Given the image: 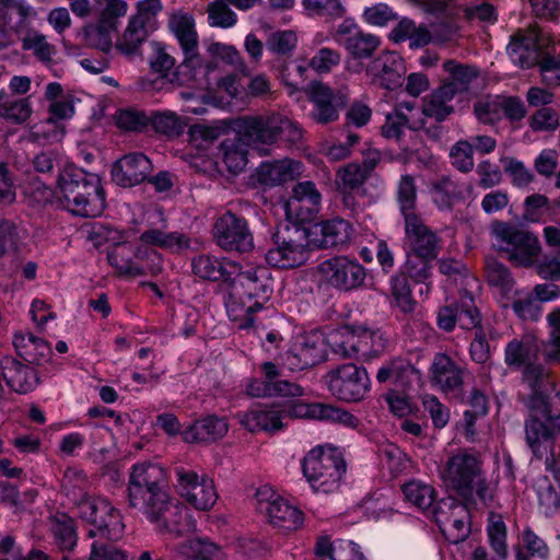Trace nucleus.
Segmentation results:
<instances>
[{
	"label": "nucleus",
	"mask_w": 560,
	"mask_h": 560,
	"mask_svg": "<svg viewBox=\"0 0 560 560\" xmlns=\"http://www.w3.org/2000/svg\"><path fill=\"white\" fill-rule=\"evenodd\" d=\"M323 383L332 397L345 402L363 400L371 388L366 369L355 363L330 368L323 376Z\"/></svg>",
	"instance_id": "nucleus-10"
},
{
	"label": "nucleus",
	"mask_w": 560,
	"mask_h": 560,
	"mask_svg": "<svg viewBox=\"0 0 560 560\" xmlns=\"http://www.w3.org/2000/svg\"><path fill=\"white\" fill-rule=\"evenodd\" d=\"M302 468L314 491L330 493L339 488L346 464L336 447L316 446L304 457Z\"/></svg>",
	"instance_id": "nucleus-8"
},
{
	"label": "nucleus",
	"mask_w": 560,
	"mask_h": 560,
	"mask_svg": "<svg viewBox=\"0 0 560 560\" xmlns=\"http://www.w3.org/2000/svg\"><path fill=\"white\" fill-rule=\"evenodd\" d=\"M13 345L18 353L30 363L40 364L47 361L51 354L49 343L32 332L15 334Z\"/></svg>",
	"instance_id": "nucleus-39"
},
{
	"label": "nucleus",
	"mask_w": 560,
	"mask_h": 560,
	"mask_svg": "<svg viewBox=\"0 0 560 560\" xmlns=\"http://www.w3.org/2000/svg\"><path fill=\"white\" fill-rule=\"evenodd\" d=\"M117 28L105 27L102 21L97 20L95 24H91L84 27V40L90 47L97 48L104 52H107L113 45V33Z\"/></svg>",
	"instance_id": "nucleus-56"
},
{
	"label": "nucleus",
	"mask_w": 560,
	"mask_h": 560,
	"mask_svg": "<svg viewBox=\"0 0 560 560\" xmlns=\"http://www.w3.org/2000/svg\"><path fill=\"white\" fill-rule=\"evenodd\" d=\"M341 62V52L329 48L323 47L315 51L311 58L308 66L317 74H328L339 67Z\"/></svg>",
	"instance_id": "nucleus-61"
},
{
	"label": "nucleus",
	"mask_w": 560,
	"mask_h": 560,
	"mask_svg": "<svg viewBox=\"0 0 560 560\" xmlns=\"http://www.w3.org/2000/svg\"><path fill=\"white\" fill-rule=\"evenodd\" d=\"M271 293L269 272L264 267L237 272L224 289V304L238 328H249L254 314L260 311Z\"/></svg>",
	"instance_id": "nucleus-2"
},
{
	"label": "nucleus",
	"mask_w": 560,
	"mask_h": 560,
	"mask_svg": "<svg viewBox=\"0 0 560 560\" xmlns=\"http://www.w3.org/2000/svg\"><path fill=\"white\" fill-rule=\"evenodd\" d=\"M307 95L314 106L330 102L345 105L348 100V93L345 90L335 92L331 88L322 82H312L307 88Z\"/></svg>",
	"instance_id": "nucleus-59"
},
{
	"label": "nucleus",
	"mask_w": 560,
	"mask_h": 560,
	"mask_svg": "<svg viewBox=\"0 0 560 560\" xmlns=\"http://www.w3.org/2000/svg\"><path fill=\"white\" fill-rule=\"evenodd\" d=\"M283 209L288 220L295 223H303L313 220L318 212L319 207L310 200H300L294 197H289L284 202Z\"/></svg>",
	"instance_id": "nucleus-57"
},
{
	"label": "nucleus",
	"mask_w": 560,
	"mask_h": 560,
	"mask_svg": "<svg viewBox=\"0 0 560 560\" xmlns=\"http://www.w3.org/2000/svg\"><path fill=\"white\" fill-rule=\"evenodd\" d=\"M238 127L241 140L260 154H267L282 137L290 142L302 138L299 125L279 113L244 117Z\"/></svg>",
	"instance_id": "nucleus-6"
},
{
	"label": "nucleus",
	"mask_w": 560,
	"mask_h": 560,
	"mask_svg": "<svg viewBox=\"0 0 560 560\" xmlns=\"http://www.w3.org/2000/svg\"><path fill=\"white\" fill-rule=\"evenodd\" d=\"M95 233L113 244L107 259L119 276L136 278L144 275L156 276L163 269V257L154 248L139 246L137 250L125 240V234L116 229L101 226Z\"/></svg>",
	"instance_id": "nucleus-5"
},
{
	"label": "nucleus",
	"mask_w": 560,
	"mask_h": 560,
	"mask_svg": "<svg viewBox=\"0 0 560 560\" xmlns=\"http://www.w3.org/2000/svg\"><path fill=\"white\" fill-rule=\"evenodd\" d=\"M149 121L156 132L167 137L178 136L184 129L182 118L168 110L154 113Z\"/></svg>",
	"instance_id": "nucleus-60"
},
{
	"label": "nucleus",
	"mask_w": 560,
	"mask_h": 560,
	"mask_svg": "<svg viewBox=\"0 0 560 560\" xmlns=\"http://www.w3.org/2000/svg\"><path fill=\"white\" fill-rule=\"evenodd\" d=\"M207 51L211 57L210 61H205L203 65H212V70L207 74H195V71H184L188 73L190 80L195 81L201 88H209L211 84V75L217 71L219 66L226 65L233 68H237L242 65V58L235 47L222 43H211Z\"/></svg>",
	"instance_id": "nucleus-32"
},
{
	"label": "nucleus",
	"mask_w": 560,
	"mask_h": 560,
	"mask_svg": "<svg viewBox=\"0 0 560 560\" xmlns=\"http://www.w3.org/2000/svg\"><path fill=\"white\" fill-rule=\"evenodd\" d=\"M397 199L404 219L419 217L416 213L417 190L415 179L410 175L401 176L397 187Z\"/></svg>",
	"instance_id": "nucleus-53"
},
{
	"label": "nucleus",
	"mask_w": 560,
	"mask_h": 560,
	"mask_svg": "<svg viewBox=\"0 0 560 560\" xmlns=\"http://www.w3.org/2000/svg\"><path fill=\"white\" fill-rule=\"evenodd\" d=\"M514 313L524 320L536 322L542 313L541 305L530 292H518L512 304Z\"/></svg>",
	"instance_id": "nucleus-62"
},
{
	"label": "nucleus",
	"mask_w": 560,
	"mask_h": 560,
	"mask_svg": "<svg viewBox=\"0 0 560 560\" xmlns=\"http://www.w3.org/2000/svg\"><path fill=\"white\" fill-rule=\"evenodd\" d=\"M381 40L377 36L358 31L345 42V48L354 58H369L378 48Z\"/></svg>",
	"instance_id": "nucleus-45"
},
{
	"label": "nucleus",
	"mask_w": 560,
	"mask_h": 560,
	"mask_svg": "<svg viewBox=\"0 0 560 560\" xmlns=\"http://www.w3.org/2000/svg\"><path fill=\"white\" fill-rule=\"evenodd\" d=\"M284 421L287 419H314L340 423L347 428H357L359 420L349 411L330 404H306L302 400H285L280 402Z\"/></svg>",
	"instance_id": "nucleus-19"
},
{
	"label": "nucleus",
	"mask_w": 560,
	"mask_h": 560,
	"mask_svg": "<svg viewBox=\"0 0 560 560\" xmlns=\"http://www.w3.org/2000/svg\"><path fill=\"white\" fill-rule=\"evenodd\" d=\"M247 394L253 397L282 395L299 397L303 395V388L294 383H266L264 380H253L247 385Z\"/></svg>",
	"instance_id": "nucleus-43"
},
{
	"label": "nucleus",
	"mask_w": 560,
	"mask_h": 560,
	"mask_svg": "<svg viewBox=\"0 0 560 560\" xmlns=\"http://www.w3.org/2000/svg\"><path fill=\"white\" fill-rule=\"evenodd\" d=\"M98 9L97 20L108 28H117L119 20L126 16L129 5L125 0H95Z\"/></svg>",
	"instance_id": "nucleus-48"
},
{
	"label": "nucleus",
	"mask_w": 560,
	"mask_h": 560,
	"mask_svg": "<svg viewBox=\"0 0 560 560\" xmlns=\"http://www.w3.org/2000/svg\"><path fill=\"white\" fill-rule=\"evenodd\" d=\"M482 470L480 453L462 448L446 458L439 468V475L448 488L462 497H468L471 494L474 481L481 477Z\"/></svg>",
	"instance_id": "nucleus-13"
},
{
	"label": "nucleus",
	"mask_w": 560,
	"mask_h": 560,
	"mask_svg": "<svg viewBox=\"0 0 560 560\" xmlns=\"http://www.w3.org/2000/svg\"><path fill=\"white\" fill-rule=\"evenodd\" d=\"M479 323V313L468 293L460 296L458 304L445 305L438 312V326L445 331H452L456 325L463 329H471Z\"/></svg>",
	"instance_id": "nucleus-24"
},
{
	"label": "nucleus",
	"mask_w": 560,
	"mask_h": 560,
	"mask_svg": "<svg viewBox=\"0 0 560 560\" xmlns=\"http://www.w3.org/2000/svg\"><path fill=\"white\" fill-rule=\"evenodd\" d=\"M522 386L526 392H520V396L527 397L526 404L532 411L526 422V440L533 452L539 454L540 443L560 431V413H555L547 401L552 387L549 371L541 364H526Z\"/></svg>",
	"instance_id": "nucleus-1"
},
{
	"label": "nucleus",
	"mask_w": 560,
	"mask_h": 560,
	"mask_svg": "<svg viewBox=\"0 0 560 560\" xmlns=\"http://www.w3.org/2000/svg\"><path fill=\"white\" fill-rule=\"evenodd\" d=\"M213 238L228 252L246 253L254 247V237L247 221L231 211L223 213L213 225Z\"/></svg>",
	"instance_id": "nucleus-20"
},
{
	"label": "nucleus",
	"mask_w": 560,
	"mask_h": 560,
	"mask_svg": "<svg viewBox=\"0 0 560 560\" xmlns=\"http://www.w3.org/2000/svg\"><path fill=\"white\" fill-rule=\"evenodd\" d=\"M456 93L457 88L453 83H443L422 100V108L418 109L419 116L424 121L427 118H433L439 122L445 120L454 112L450 103Z\"/></svg>",
	"instance_id": "nucleus-31"
},
{
	"label": "nucleus",
	"mask_w": 560,
	"mask_h": 560,
	"mask_svg": "<svg viewBox=\"0 0 560 560\" xmlns=\"http://www.w3.org/2000/svg\"><path fill=\"white\" fill-rule=\"evenodd\" d=\"M302 173L303 165L301 162L285 159L262 163L257 170V178L262 185L276 186L294 180Z\"/></svg>",
	"instance_id": "nucleus-33"
},
{
	"label": "nucleus",
	"mask_w": 560,
	"mask_h": 560,
	"mask_svg": "<svg viewBox=\"0 0 560 560\" xmlns=\"http://www.w3.org/2000/svg\"><path fill=\"white\" fill-rule=\"evenodd\" d=\"M560 43V37L550 32H544L537 24H532L518 31L508 46L512 60L522 68L539 66L542 82L547 85H560V55H547L539 59L541 51L553 48Z\"/></svg>",
	"instance_id": "nucleus-3"
},
{
	"label": "nucleus",
	"mask_w": 560,
	"mask_h": 560,
	"mask_svg": "<svg viewBox=\"0 0 560 560\" xmlns=\"http://www.w3.org/2000/svg\"><path fill=\"white\" fill-rule=\"evenodd\" d=\"M488 542L493 551L500 558H508L506 536L508 529L500 514L491 512L488 516L487 524Z\"/></svg>",
	"instance_id": "nucleus-44"
},
{
	"label": "nucleus",
	"mask_w": 560,
	"mask_h": 560,
	"mask_svg": "<svg viewBox=\"0 0 560 560\" xmlns=\"http://www.w3.org/2000/svg\"><path fill=\"white\" fill-rule=\"evenodd\" d=\"M546 320L549 328L548 343L545 350L546 360L560 362V307L551 311Z\"/></svg>",
	"instance_id": "nucleus-58"
},
{
	"label": "nucleus",
	"mask_w": 560,
	"mask_h": 560,
	"mask_svg": "<svg viewBox=\"0 0 560 560\" xmlns=\"http://www.w3.org/2000/svg\"><path fill=\"white\" fill-rule=\"evenodd\" d=\"M241 424L250 432H276L284 427V419L280 402L271 406H261L249 411L238 413Z\"/></svg>",
	"instance_id": "nucleus-30"
},
{
	"label": "nucleus",
	"mask_w": 560,
	"mask_h": 560,
	"mask_svg": "<svg viewBox=\"0 0 560 560\" xmlns=\"http://www.w3.org/2000/svg\"><path fill=\"white\" fill-rule=\"evenodd\" d=\"M296 45L298 34L292 30L273 32L267 39V48L279 55L291 54Z\"/></svg>",
	"instance_id": "nucleus-64"
},
{
	"label": "nucleus",
	"mask_w": 560,
	"mask_h": 560,
	"mask_svg": "<svg viewBox=\"0 0 560 560\" xmlns=\"http://www.w3.org/2000/svg\"><path fill=\"white\" fill-rule=\"evenodd\" d=\"M151 170V161L144 154L130 153L114 164L112 178L121 187H131L142 183Z\"/></svg>",
	"instance_id": "nucleus-29"
},
{
	"label": "nucleus",
	"mask_w": 560,
	"mask_h": 560,
	"mask_svg": "<svg viewBox=\"0 0 560 560\" xmlns=\"http://www.w3.org/2000/svg\"><path fill=\"white\" fill-rule=\"evenodd\" d=\"M386 346L387 339L380 329L358 326L357 359H374L385 351Z\"/></svg>",
	"instance_id": "nucleus-40"
},
{
	"label": "nucleus",
	"mask_w": 560,
	"mask_h": 560,
	"mask_svg": "<svg viewBox=\"0 0 560 560\" xmlns=\"http://www.w3.org/2000/svg\"><path fill=\"white\" fill-rule=\"evenodd\" d=\"M392 304L402 313H411L416 301L412 298L411 288L405 275H397L390 281Z\"/></svg>",
	"instance_id": "nucleus-47"
},
{
	"label": "nucleus",
	"mask_w": 560,
	"mask_h": 560,
	"mask_svg": "<svg viewBox=\"0 0 560 560\" xmlns=\"http://www.w3.org/2000/svg\"><path fill=\"white\" fill-rule=\"evenodd\" d=\"M127 491L129 505L143 513L170 494L166 468L153 462H141L132 465Z\"/></svg>",
	"instance_id": "nucleus-7"
},
{
	"label": "nucleus",
	"mask_w": 560,
	"mask_h": 560,
	"mask_svg": "<svg viewBox=\"0 0 560 560\" xmlns=\"http://www.w3.org/2000/svg\"><path fill=\"white\" fill-rule=\"evenodd\" d=\"M405 233L410 246L409 253L418 257H438L440 238L420 217H408L405 220Z\"/></svg>",
	"instance_id": "nucleus-26"
},
{
	"label": "nucleus",
	"mask_w": 560,
	"mask_h": 560,
	"mask_svg": "<svg viewBox=\"0 0 560 560\" xmlns=\"http://www.w3.org/2000/svg\"><path fill=\"white\" fill-rule=\"evenodd\" d=\"M464 369L450 355L439 352L430 366L431 385L444 393L459 389L464 383Z\"/></svg>",
	"instance_id": "nucleus-27"
},
{
	"label": "nucleus",
	"mask_w": 560,
	"mask_h": 560,
	"mask_svg": "<svg viewBox=\"0 0 560 560\" xmlns=\"http://www.w3.org/2000/svg\"><path fill=\"white\" fill-rule=\"evenodd\" d=\"M354 235L352 224L341 218L322 221L313 225L307 234L316 246L323 248L349 244Z\"/></svg>",
	"instance_id": "nucleus-25"
},
{
	"label": "nucleus",
	"mask_w": 560,
	"mask_h": 560,
	"mask_svg": "<svg viewBox=\"0 0 560 560\" xmlns=\"http://www.w3.org/2000/svg\"><path fill=\"white\" fill-rule=\"evenodd\" d=\"M57 187L66 209L80 217H98L105 209V194L95 175H86L74 165L59 173Z\"/></svg>",
	"instance_id": "nucleus-4"
},
{
	"label": "nucleus",
	"mask_w": 560,
	"mask_h": 560,
	"mask_svg": "<svg viewBox=\"0 0 560 560\" xmlns=\"http://www.w3.org/2000/svg\"><path fill=\"white\" fill-rule=\"evenodd\" d=\"M208 23L211 27L230 28L237 22L228 0H214L207 7Z\"/></svg>",
	"instance_id": "nucleus-54"
},
{
	"label": "nucleus",
	"mask_w": 560,
	"mask_h": 560,
	"mask_svg": "<svg viewBox=\"0 0 560 560\" xmlns=\"http://www.w3.org/2000/svg\"><path fill=\"white\" fill-rule=\"evenodd\" d=\"M308 257L305 230H296L287 236L275 235L272 245L265 255L268 265L281 269L300 267L307 261Z\"/></svg>",
	"instance_id": "nucleus-16"
},
{
	"label": "nucleus",
	"mask_w": 560,
	"mask_h": 560,
	"mask_svg": "<svg viewBox=\"0 0 560 560\" xmlns=\"http://www.w3.org/2000/svg\"><path fill=\"white\" fill-rule=\"evenodd\" d=\"M63 136V126L48 117L31 128L28 139L39 144H47L61 141Z\"/></svg>",
	"instance_id": "nucleus-51"
},
{
	"label": "nucleus",
	"mask_w": 560,
	"mask_h": 560,
	"mask_svg": "<svg viewBox=\"0 0 560 560\" xmlns=\"http://www.w3.org/2000/svg\"><path fill=\"white\" fill-rule=\"evenodd\" d=\"M492 235L499 252L516 266H532L540 253L539 241L534 234L509 223L494 222Z\"/></svg>",
	"instance_id": "nucleus-12"
},
{
	"label": "nucleus",
	"mask_w": 560,
	"mask_h": 560,
	"mask_svg": "<svg viewBox=\"0 0 560 560\" xmlns=\"http://www.w3.org/2000/svg\"><path fill=\"white\" fill-rule=\"evenodd\" d=\"M75 510L79 517L94 527L88 533L90 538L100 536L108 540H118L124 535L125 524L121 514L106 499L85 493L75 502Z\"/></svg>",
	"instance_id": "nucleus-9"
},
{
	"label": "nucleus",
	"mask_w": 560,
	"mask_h": 560,
	"mask_svg": "<svg viewBox=\"0 0 560 560\" xmlns=\"http://www.w3.org/2000/svg\"><path fill=\"white\" fill-rule=\"evenodd\" d=\"M0 368L3 381L16 393L25 394L37 384L34 369L11 357L3 358Z\"/></svg>",
	"instance_id": "nucleus-35"
},
{
	"label": "nucleus",
	"mask_w": 560,
	"mask_h": 560,
	"mask_svg": "<svg viewBox=\"0 0 560 560\" xmlns=\"http://www.w3.org/2000/svg\"><path fill=\"white\" fill-rule=\"evenodd\" d=\"M416 372V369L408 361L397 358L380 368L376 380L380 383L390 382L397 387H406Z\"/></svg>",
	"instance_id": "nucleus-42"
},
{
	"label": "nucleus",
	"mask_w": 560,
	"mask_h": 560,
	"mask_svg": "<svg viewBox=\"0 0 560 560\" xmlns=\"http://www.w3.org/2000/svg\"><path fill=\"white\" fill-rule=\"evenodd\" d=\"M443 70L448 74L444 83H453L457 88V92L467 89L468 84L478 77L476 68L455 60L445 61Z\"/></svg>",
	"instance_id": "nucleus-55"
},
{
	"label": "nucleus",
	"mask_w": 560,
	"mask_h": 560,
	"mask_svg": "<svg viewBox=\"0 0 560 560\" xmlns=\"http://www.w3.org/2000/svg\"><path fill=\"white\" fill-rule=\"evenodd\" d=\"M142 514L155 532L171 538L188 536L196 530V522L188 508L172 499L170 494Z\"/></svg>",
	"instance_id": "nucleus-11"
},
{
	"label": "nucleus",
	"mask_w": 560,
	"mask_h": 560,
	"mask_svg": "<svg viewBox=\"0 0 560 560\" xmlns=\"http://www.w3.org/2000/svg\"><path fill=\"white\" fill-rule=\"evenodd\" d=\"M435 258L418 257L413 253H408L405 265L408 277L416 282H425L431 277L432 262Z\"/></svg>",
	"instance_id": "nucleus-63"
},
{
	"label": "nucleus",
	"mask_w": 560,
	"mask_h": 560,
	"mask_svg": "<svg viewBox=\"0 0 560 560\" xmlns=\"http://www.w3.org/2000/svg\"><path fill=\"white\" fill-rule=\"evenodd\" d=\"M168 27L184 54L180 65L183 71H195L196 75H207L212 70V65H203V59L199 54L194 15L182 10L175 11L170 15Z\"/></svg>",
	"instance_id": "nucleus-15"
},
{
	"label": "nucleus",
	"mask_w": 560,
	"mask_h": 560,
	"mask_svg": "<svg viewBox=\"0 0 560 560\" xmlns=\"http://www.w3.org/2000/svg\"><path fill=\"white\" fill-rule=\"evenodd\" d=\"M405 499L419 510H428L435 500L434 489L420 481H410L402 487Z\"/></svg>",
	"instance_id": "nucleus-49"
},
{
	"label": "nucleus",
	"mask_w": 560,
	"mask_h": 560,
	"mask_svg": "<svg viewBox=\"0 0 560 560\" xmlns=\"http://www.w3.org/2000/svg\"><path fill=\"white\" fill-rule=\"evenodd\" d=\"M419 115L413 102L399 103L395 110L386 116L381 129L383 137L398 141L406 128L423 129L427 121Z\"/></svg>",
	"instance_id": "nucleus-28"
},
{
	"label": "nucleus",
	"mask_w": 560,
	"mask_h": 560,
	"mask_svg": "<svg viewBox=\"0 0 560 560\" xmlns=\"http://www.w3.org/2000/svg\"><path fill=\"white\" fill-rule=\"evenodd\" d=\"M145 4L136 5V12L128 19L122 34L116 40V48L126 56H133L139 52L141 45L149 37L153 28L155 15L150 14Z\"/></svg>",
	"instance_id": "nucleus-21"
},
{
	"label": "nucleus",
	"mask_w": 560,
	"mask_h": 560,
	"mask_svg": "<svg viewBox=\"0 0 560 560\" xmlns=\"http://www.w3.org/2000/svg\"><path fill=\"white\" fill-rule=\"evenodd\" d=\"M405 71L404 59L398 54L388 50L382 51L365 68V74L371 83L386 90L399 86Z\"/></svg>",
	"instance_id": "nucleus-22"
},
{
	"label": "nucleus",
	"mask_w": 560,
	"mask_h": 560,
	"mask_svg": "<svg viewBox=\"0 0 560 560\" xmlns=\"http://www.w3.org/2000/svg\"><path fill=\"white\" fill-rule=\"evenodd\" d=\"M257 511L265 515L267 522L285 533L296 532L304 525L302 510L283 499L267 486L260 487L255 494Z\"/></svg>",
	"instance_id": "nucleus-14"
},
{
	"label": "nucleus",
	"mask_w": 560,
	"mask_h": 560,
	"mask_svg": "<svg viewBox=\"0 0 560 560\" xmlns=\"http://www.w3.org/2000/svg\"><path fill=\"white\" fill-rule=\"evenodd\" d=\"M316 275L319 281L343 291L360 287L365 279L364 268L357 260L346 256L322 261L317 266Z\"/></svg>",
	"instance_id": "nucleus-18"
},
{
	"label": "nucleus",
	"mask_w": 560,
	"mask_h": 560,
	"mask_svg": "<svg viewBox=\"0 0 560 560\" xmlns=\"http://www.w3.org/2000/svg\"><path fill=\"white\" fill-rule=\"evenodd\" d=\"M176 488L182 498L199 511H209L218 500L214 482L207 475L178 467L175 470Z\"/></svg>",
	"instance_id": "nucleus-17"
},
{
	"label": "nucleus",
	"mask_w": 560,
	"mask_h": 560,
	"mask_svg": "<svg viewBox=\"0 0 560 560\" xmlns=\"http://www.w3.org/2000/svg\"><path fill=\"white\" fill-rule=\"evenodd\" d=\"M302 5L310 16L334 21L346 14V8L340 0H302Z\"/></svg>",
	"instance_id": "nucleus-50"
},
{
	"label": "nucleus",
	"mask_w": 560,
	"mask_h": 560,
	"mask_svg": "<svg viewBox=\"0 0 560 560\" xmlns=\"http://www.w3.org/2000/svg\"><path fill=\"white\" fill-rule=\"evenodd\" d=\"M142 247H158L171 253H180L190 246V238L178 231H166L162 228H149L140 235Z\"/></svg>",
	"instance_id": "nucleus-36"
},
{
	"label": "nucleus",
	"mask_w": 560,
	"mask_h": 560,
	"mask_svg": "<svg viewBox=\"0 0 560 560\" xmlns=\"http://www.w3.org/2000/svg\"><path fill=\"white\" fill-rule=\"evenodd\" d=\"M358 327L343 326L330 331L327 345L331 351L345 359H357Z\"/></svg>",
	"instance_id": "nucleus-41"
},
{
	"label": "nucleus",
	"mask_w": 560,
	"mask_h": 560,
	"mask_svg": "<svg viewBox=\"0 0 560 560\" xmlns=\"http://www.w3.org/2000/svg\"><path fill=\"white\" fill-rule=\"evenodd\" d=\"M33 109L28 98L11 100L4 94H0L1 117L22 124L31 117Z\"/></svg>",
	"instance_id": "nucleus-52"
},
{
	"label": "nucleus",
	"mask_w": 560,
	"mask_h": 560,
	"mask_svg": "<svg viewBox=\"0 0 560 560\" xmlns=\"http://www.w3.org/2000/svg\"><path fill=\"white\" fill-rule=\"evenodd\" d=\"M192 272L201 280L219 281L223 280L224 288L231 281V276L237 269L236 265L232 261L220 260L215 256L199 255L191 261Z\"/></svg>",
	"instance_id": "nucleus-34"
},
{
	"label": "nucleus",
	"mask_w": 560,
	"mask_h": 560,
	"mask_svg": "<svg viewBox=\"0 0 560 560\" xmlns=\"http://www.w3.org/2000/svg\"><path fill=\"white\" fill-rule=\"evenodd\" d=\"M540 347L536 337L525 335L521 339L511 340L505 347V363L509 366L525 368L534 364L538 358Z\"/></svg>",
	"instance_id": "nucleus-38"
},
{
	"label": "nucleus",
	"mask_w": 560,
	"mask_h": 560,
	"mask_svg": "<svg viewBox=\"0 0 560 560\" xmlns=\"http://www.w3.org/2000/svg\"><path fill=\"white\" fill-rule=\"evenodd\" d=\"M52 533L57 545L63 551H71L78 541L74 520L66 514H58L54 518Z\"/></svg>",
	"instance_id": "nucleus-46"
},
{
	"label": "nucleus",
	"mask_w": 560,
	"mask_h": 560,
	"mask_svg": "<svg viewBox=\"0 0 560 560\" xmlns=\"http://www.w3.org/2000/svg\"><path fill=\"white\" fill-rule=\"evenodd\" d=\"M326 345L327 340L318 330L298 337L288 355L290 368L303 370L323 362L326 359Z\"/></svg>",
	"instance_id": "nucleus-23"
},
{
	"label": "nucleus",
	"mask_w": 560,
	"mask_h": 560,
	"mask_svg": "<svg viewBox=\"0 0 560 560\" xmlns=\"http://www.w3.org/2000/svg\"><path fill=\"white\" fill-rule=\"evenodd\" d=\"M229 431L224 418L209 416L196 421L183 432V439L187 443L214 442L222 439Z\"/></svg>",
	"instance_id": "nucleus-37"
}]
</instances>
